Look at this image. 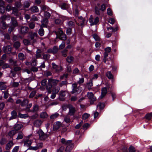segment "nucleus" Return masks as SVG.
<instances>
[{
	"mask_svg": "<svg viewBox=\"0 0 152 152\" xmlns=\"http://www.w3.org/2000/svg\"><path fill=\"white\" fill-rule=\"evenodd\" d=\"M37 34L36 33H31L30 34V37L31 40L33 39L35 37H37Z\"/></svg>",
	"mask_w": 152,
	"mask_h": 152,
	"instance_id": "31",
	"label": "nucleus"
},
{
	"mask_svg": "<svg viewBox=\"0 0 152 152\" xmlns=\"http://www.w3.org/2000/svg\"><path fill=\"white\" fill-rule=\"evenodd\" d=\"M106 75L109 79H111L113 77V76L110 71L107 72L106 73Z\"/></svg>",
	"mask_w": 152,
	"mask_h": 152,
	"instance_id": "36",
	"label": "nucleus"
},
{
	"mask_svg": "<svg viewBox=\"0 0 152 152\" xmlns=\"http://www.w3.org/2000/svg\"><path fill=\"white\" fill-rule=\"evenodd\" d=\"M52 86L51 84L50 83H49V82L48 85L46 86V89L49 94L51 92V89L52 88Z\"/></svg>",
	"mask_w": 152,
	"mask_h": 152,
	"instance_id": "27",
	"label": "nucleus"
},
{
	"mask_svg": "<svg viewBox=\"0 0 152 152\" xmlns=\"http://www.w3.org/2000/svg\"><path fill=\"white\" fill-rule=\"evenodd\" d=\"M52 64L53 68L55 69L57 72H59L62 70V67L61 66H58L54 63H52Z\"/></svg>",
	"mask_w": 152,
	"mask_h": 152,
	"instance_id": "9",
	"label": "nucleus"
},
{
	"mask_svg": "<svg viewBox=\"0 0 152 152\" xmlns=\"http://www.w3.org/2000/svg\"><path fill=\"white\" fill-rule=\"evenodd\" d=\"M61 142L62 144L65 145L66 146L72 142V140H66L64 138H62L61 140Z\"/></svg>",
	"mask_w": 152,
	"mask_h": 152,
	"instance_id": "13",
	"label": "nucleus"
},
{
	"mask_svg": "<svg viewBox=\"0 0 152 152\" xmlns=\"http://www.w3.org/2000/svg\"><path fill=\"white\" fill-rule=\"evenodd\" d=\"M18 57L20 60H23L25 58L24 54L22 53H20L18 54Z\"/></svg>",
	"mask_w": 152,
	"mask_h": 152,
	"instance_id": "39",
	"label": "nucleus"
},
{
	"mask_svg": "<svg viewBox=\"0 0 152 152\" xmlns=\"http://www.w3.org/2000/svg\"><path fill=\"white\" fill-rule=\"evenodd\" d=\"M89 21L91 26L96 25L99 21V18L96 17L95 19H94L93 16L91 15L89 19Z\"/></svg>",
	"mask_w": 152,
	"mask_h": 152,
	"instance_id": "4",
	"label": "nucleus"
},
{
	"mask_svg": "<svg viewBox=\"0 0 152 152\" xmlns=\"http://www.w3.org/2000/svg\"><path fill=\"white\" fill-rule=\"evenodd\" d=\"M59 90V88H57V90H56V89H55L54 90L55 93L51 95L50 98L52 99H54L55 98L56 96V94L58 92Z\"/></svg>",
	"mask_w": 152,
	"mask_h": 152,
	"instance_id": "30",
	"label": "nucleus"
},
{
	"mask_svg": "<svg viewBox=\"0 0 152 152\" xmlns=\"http://www.w3.org/2000/svg\"><path fill=\"white\" fill-rule=\"evenodd\" d=\"M40 50H37V51H36V58H38L41 57V55L40 53Z\"/></svg>",
	"mask_w": 152,
	"mask_h": 152,
	"instance_id": "47",
	"label": "nucleus"
},
{
	"mask_svg": "<svg viewBox=\"0 0 152 152\" xmlns=\"http://www.w3.org/2000/svg\"><path fill=\"white\" fill-rule=\"evenodd\" d=\"M59 114L57 113L52 114L50 116V120L53 122L56 118L59 116Z\"/></svg>",
	"mask_w": 152,
	"mask_h": 152,
	"instance_id": "14",
	"label": "nucleus"
},
{
	"mask_svg": "<svg viewBox=\"0 0 152 152\" xmlns=\"http://www.w3.org/2000/svg\"><path fill=\"white\" fill-rule=\"evenodd\" d=\"M84 81V78L83 77L80 78L79 80L77 82V83L79 84H81L83 83Z\"/></svg>",
	"mask_w": 152,
	"mask_h": 152,
	"instance_id": "55",
	"label": "nucleus"
},
{
	"mask_svg": "<svg viewBox=\"0 0 152 152\" xmlns=\"http://www.w3.org/2000/svg\"><path fill=\"white\" fill-rule=\"evenodd\" d=\"M56 34L57 38L63 40H66V35L61 28H59L56 31Z\"/></svg>",
	"mask_w": 152,
	"mask_h": 152,
	"instance_id": "1",
	"label": "nucleus"
},
{
	"mask_svg": "<svg viewBox=\"0 0 152 152\" xmlns=\"http://www.w3.org/2000/svg\"><path fill=\"white\" fill-rule=\"evenodd\" d=\"M1 28L3 29H5L7 28V26L6 23L4 22H2L1 24Z\"/></svg>",
	"mask_w": 152,
	"mask_h": 152,
	"instance_id": "58",
	"label": "nucleus"
},
{
	"mask_svg": "<svg viewBox=\"0 0 152 152\" xmlns=\"http://www.w3.org/2000/svg\"><path fill=\"white\" fill-rule=\"evenodd\" d=\"M65 46V43L64 42H62L61 44L59 46V49H63Z\"/></svg>",
	"mask_w": 152,
	"mask_h": 152,
	"instance_id": "59",
	"label": "nucleus"
},
{
	"mask_svg": "<svg viewBox=\"0 0 152 152\" xmlns=\"http://www.w3.org/2000/svg\"><path fill=\"white\" fill-rule=\"evenodd\" d=\"M78 19V21L80 23L79 24H78V25H80L81 26L83 27L85 22V20L82 17H79Z\"/></svg>",
	"mask_w": 152,
	"mask_h": 152,
	"instance_id": "20",
	"label": "nucleus"
},
{
	"mask_svg": "<svg viewBox=\"0 0 152 152\" xmlns=\"http://www.w3.org/2000/svg\"><path fill=\"white\" fill-rule=\"evenodd\" d=\"M107 92V89L106 87H104L102 89L101 94L99 98L100 99H102L106 95Z\"/></svg>",
	"mask_w": 152,
	"mask_h": 152,
	"instance_id": "12",
	"label": "nucleus"
},
{
	"mask_svg": "<svg viewBox=\"0 0 152 152\" xmlns=\"http://www.w3.org/2000/svg\"><path fill=\"white\" fill-rule=\"evenodd\" d=\"M129 152H134L135 151V148L132 146H131L129 149Z\"/></svg>",
	"mask_w": 152,
	"mask_h": 152,
	"instance_id": "64",
	"label": "nucleus"
},
{
	"mask_svg": "<svg viewBox=\"0 0 152 152\" xmlns=\"http://www.w3.org/2000/svg\"><path fill=\"white\" fill-rule=\"evenodd\" d=\"M64 121L66 123H69L70 122L69 117L68 115L66 116L64 118Z\"/></svg>",
	"mask_w": 152,
	"mask_h": 152,
	"instance_id": "35",
	"label": "nucleus"
},
{
	"mask_svg": "<svg viewBox=\"0 0 152 152\" xmlns=\"http://www.w3.org/2000/svg\"><path fill=\"white\" fill-rule=\"evenodd\" d=\"M30 3L28 1L25 2L24 4V7L26 8H28L30 6Z\"/></svg>",
	"mask_w": 152,
	"mask_h": 152,
	"instance_id": "61",
	"label": "nucleus"
},
{
	"mask_svg": "<svg viewBox=\"0 0 152 152\" xmlns=\"http://www.w3.org/2000/svg\"><path fill=\"white\" fill-rule=\"evenodd\" d=\"M106 7L105 6L104 4H102L101 5V7L100 8V10L102 11H103L106 9Z\"/></svg>",
	"mask_w": 152,
	"mask_h": 152,
	"instance_id": "57",
	"label": "nucleus"
},
{
	"mask_svg": "<svg viewBox=\"0 0 152 152\" xmlns=\"http://www.w3.org/2000/svg\"><path fill=\"white\" fill-rule=\"evenodd\" d=\"M19 146H15L12 150V152H18L19 149Z\"/></svg>",
	"mask_w": 152,
	"mask_h": 152,
	"instance_id": "56",
	"label": "nucleus"
},
{
	"mask_svg": "<svg viewBox=\"0 0 152 152\" xmlns=\"http://www.w3.org/2000/svg\"><path fill=\"white\" fill-rule=\"evenodd\" d=\"M107 13L110 16L112 15L113 14L112 10L110 8H108L107 9Z\"/></svg>",
	"mask_w": 152,
	"mask_h": 152,
	"instance_id": "45",
	"label": "nucleus"
},
{
	"mask_svg": "<svg viewBox=\"0 0 152 152\" xmlns=\"http://www.w3.org/2000/svg\"><path fill=\"white\" fill-rule=\"evenodd\" d=\"M93 82L92 79H90L89 81L86 83L88 88L89 90L91 89V87L93 86Z\"/></svg>",
	"mask_w": 152,
	"mask_h": 152,
	"instance_id": "23",
	"label": "nucleus"
},
{
	"mask_svg": "<svg viewBox=\"0 0 152 152\" xmlns=\"http://www.w3.org/2000/svg\"><path fill=\"white\" fill-rule=\"evenodd\" d=\"M79 72V70L77 68H75L73 71V74H78Z\"/></svg>",
	"mask_w": 152,
	"mask_h": 152,
	"instance_id": "51",
	"label": "nucleus"
},
{
	"mask_svg": "<svg viewBox=\"0 0 152 152\" xmlns=\"http://www.w3.org/2000/svg\"><path fill=\"white\" fill-rule=\"evenodd\" d=\"M18 116L20 118H25L28 117V115L27 114H22L20 113H18Z\"/></svg>",
	"mask_w": 152,
	"mask_h": 152,
	"instance_id": "29",
	"label": "nucleus"
},
{
	"mask_svg": "<svg viewBox=\"0 0 152 152\" xmlns=\"http://www.w3.org/2000/svg\"><path fill=\"white\" fill-rule=\"evenodd\" d=\"M23 127V125L21 124H16L14 126L15 130L18 131L21 129Z\"/></svg>",
	"mask_w": 152,
	"mask_h": 152,
	"instance_id": "22",
	"label": "nucleus"
},
{
	"mask_svg": "<svg viewBox=\"0 0 152 152\" xmlns=\"http://www.w3.org/2000/svg\"><path fill=\"white\" fill-rule=\"evenodd\" d=\"M42 24L41 25L42 27H45L48 23V20L47 19H44L43 21H42Z\"/></svg>",
	"mask_w": 152,
	"mask_h": 152,
	"instance_id": "26",
	"label": "nucleus"
},
{
	"mask_svg": "<svg viewBox=\"0 0 152 152\" xmlns=\"http://www.w3.org/2000/svg\"><path fill=\"white\" fill-rule=\"evenodd\" d=\"M29 28L31 29H33L35 27V24L33 22L31 23L29 25Z\"/></svg>",
	"mask_w": 152,
	"mask_h": 152,
	"instance_id": "60",
	"label": "nucleus"
},
{
	"mask_svg": "<svg viewBox=\"0 0 152 152\" xmlns=\"http://www.w3.org/2000/svg\"><path fill=\"white\" fill-rule=\"evenodd\" d=\"M16 133V132L15 130H12L10 131L8 134L9 136L11 137L13 136Z\"/></svg>",
	"mask_w": 152,
	"mask_h": 152,
	"instance_id": "42",
	"label": "nucleus"
},
{
	"mask_svg": "<svg viewBox=\"0 0 152 152\" xmlns=\"http://www.w3.org/2000/svg\"><path fill=\"white\" fill-rule=\"evenodd\" d=\"M73 59V58L72 56L68 57L66 58L67 61L69 63H70L72 62Z\"/></svg>",
	"mask_w": 152,
	"mask_h": 152,
	"instance_id": "49",
	"label": "nucleus"
},
{
	"mask_svg": "<svg viewBox=\"0 0 152 152\" xmlns=\"http://www.w3.org/2000/svg\"><path fill=\"white\" fill-rule=\"evenodd\" d=\"M11 114V116L10 117L9 119V120L15 119L17 117V112L15 110H13L12 111Z\"/></svg>",
	"mask_w": 152,
	"mask_h": 152,
	"instance_id": "16",
	"label": "nucleus"
},
{
	"mask_svg": "<svg viewBox=\"0 0 152 152\" xmlns=\"http://www.w3.org/2000/svg\"><path fill=\"white\" fill-rule=\"evenodd\" d=\"M48 82L51 85H52L53 86H56L59 82V80L53 79H50L48 80Z\"/></svg>",
	"mask_w": 152,
	"mask_h": 152,
	"instance_id": "17",
	"label": "nucleus"
},
{
	"mask_svg": "<svg viewBox=\"0 0 152 152\" xmlns=\"http://www.w3.org/2000/svg\"><path fill=\"white\" fill-rule=\"evenodd\" d=\"M28 101L27 99H24L21 103L20 105L22 107L25 106L28 103Z\"/></svg>",
	"mask_w": 152,
	"mask_h": 152,
	"instance_id": "33",
	"label": "nucleus"
},
{
	"mask_svg": "<svg viewBox=\"0 0 152 152\" xmlns=\"http://www.w3.org/2000/svg\"><path fill=\"white\" fill-rule=\"evenodd\" d=\"M67 50L66 49H64L63 50L62 52V55L64 57H66L67 56L66 53H67Z\"/></svg>",
	"mask_w": 152,
	"mask_h": 152,
	"instance_id": "62",
	"label": "nucleus"
},
{
	"mask_svg": "<svg viewBox=\"0 0 152 152\" xmlns=\"http://www.w3.org/2000/svg\"><path fill=\"white\" fill-rule=\"evenodd\" d=\"M62 124L61 122L57 121L54 123L53 126V129L54 131L58 129L62 126Z\"/></svg>",
	"mask_w": 152,
	"mask_h": 152,
	"instance_id": "5",
	"label": "nucleus"
},
{
	"mask_svg": "<svg viewBox=\"0 0 152 152\" xmlns=\"http://www.w3.org/2000/svg\"><path fill=\"white\" fill-rule=\"evenodd\" d=\"M55 23L57 24H59L62 23V21L60 19H57L55 20Z\"/></svg>",
	"mask_w": 152,
	"mask_h": 152,
	"instance_id": "53",
	"label": "nucleus"
},
{
	"mask_svg": "<svg viewBox=\"0 0 152 152\" xmlns=\"http://www.w3.org/2000/svg\"><path fill=\"white\" fill-rule=\"evenodd\" d=\"M3 50L5 53H10L11 50V47L10 45L4 47L3 48Z\"/></svg>",
	"mask_w": 152,
	"mask_h": 152,
	"instance_id": "15",
	"label": "nucleus"
},
{
	"mask_svg": "<svg viewBox=\"0 0 152 152\" xmlns=\"http://www.w3.org/2000/svg\"><path fill=\"white\" fill-rule=\"evenodd\" d=\"M38 33L41 36H43L44 35V31L42 28L39 30Z\"/></svg>",
	"mask_w": 152,
	"mask_h": 152,
	"instance_id": "43",
	"label": "nucleus"
},
{
	"mask_svg": "<svg viewBox=\"0 0 152 152\" xmlns=\"http://www.w3.org/2000/svg\"><path fill=\"white\" fill-rule=\"evenodd\" d=\"M31 144V141L30 140H27L24 142V145L26 147L30 146Z\"/></svg>",
	"mask_w": 152,
	"mask_h": 152,
	"instance_id": "28",
	"label": "nucleus"
},
{
	"mask_svg": "<svg viewBox=\"0 0 152 152\" xmlns=\"http://www.w3.org/2000/svg\"><path fill=\"white\" fill-rule=\"evenodd\" d=\"M31 11L32 12H37L39 11L38 7L36 6H33L30 8Z\"/></svg>",
	"mask_w": 152,
	"mask_h": 152,
	"instance_id": "24",
	"label": "nucleus"
},
{
	"mask_svg": "<svg viewBox=\"0 0 152 152\" xmlns=\"http://www.w3.org/2000/svg\"><path fill=\"white\" fill-rule=\"evenodd\" d=\"M14 143L12 141H10L6 145L5 148L7 150H10L11 147L13 145Z\"/></svg>",
	"mask_w": 152,
	"mask_h": 152,
	"instance_id": "21",
	"label": "nucleus"
},
{
	"mask_svg": "<svg viewBox=\"0 0 152 152\" xmlns=\"http://www.w3.org/2000/svg\"><path fill=\"white\" fill-rule=\"evenodd\" d=\"M20 44L18 42H15L14 44V46L16 49H18L20 46Z\"/></svg>",
	"mask_w": 152,
	"mask_h": 152,
	"instance_id": "44",
	"label": "nucleus"
},
{
	"mask_svg": "<svg viewBox=\"0 0 152 152\" xmlns=\"http://www.w3.org/2000/svg\"><path fill=\"white\" fill-rule=\"evenodd\" d=\"M7 83L6 82H0V89L1 90H5L7 88V86L5 85Z\"/></svg>",
	"mask_w": 152,
	"mask_h": 152,
	"instance_id": "19",
	"label": "nucleus"
},
{
	"mask_svg": "<svg viewBox=\"0 0 152 152\" xmlns=\"http://www.w3.org/2000/svg\"><path fill=\"white\" fill-rule=\"evenodd\" d=\"M11 21L12 24L14 26H18V23L17 21L15 20L14 18H11Z\"/></svg>",
	"mask_w": 152,
	"mask_h": 152,
	"instance_id": "37",
	"label": "nucleus"
},
{
	"mask_svg": "<svg viewBox=\"0 0 152 152\" xmlns=\"http://www.w3.org/2000/svg\"><path fill=\"white\" fill-rule=\"evenodd\" d=\"M90 115L87 113H85L82 116V118L83 119L86 120L88 118L89 116Z\"/></svg>",
	"mask_w": 152,
	"mask_h": 152,
	"instance_id": "46",
	"label": "nucleus"
},
{
	"mask_svg": "<svg viewBox=\"0 0 152 152\" xmlns=\"http://www.w3.org/2000/svg\"><path fill=\"white\" fill-rule=\"evenodd\" d=\"M39 109V106L37 105H35L33 107L32 111L34 112H37Z\"/></svg>",
	"mask_w": 152,
	"mask_h": 152,
	"instance_id": "38",
	"label": "nucleus"
},
{
	"mask_svg": "<svg viewBox=\"0 0 152 152\" xmlns=\"http://www.w3.org/2000/svg\"><path fill=\"white\" fill-rule=\"evenodd\" d=\"M69 111L68 114L70 115H73L75 113L76 110L74 107L72 105H70L69 107Z\"/></svg>",
	"mask_w": 152,
	"mask_h": 152,
	"instance_id": "7",
	"label": "nucleus"
},
{
	"mask_svg": "<svg viewBox=\"0 0 152 152\" xmlns=\"http://www.w3.org/2000/svg\"><path fill=\"white\" fill-rule=\"evenodd\" d=\"M74 147V144L72 142L66 146L65 151L66 152H70Z\"/></svg>",
	"mask_w": 152,
	"mask_h": 152,
	"instance_id": "11",
	"label": "nucleus"
},
{
	"mask_svg": "<svg viewBox=\"0 0 152 152\" xmlns=\"http://www.w3.org/2000/svg\"><path fill=\"white\" fill-rule=\"evenodd\" d=\"M36 94V91H33L30 94L29 96V97L31 98H32Z\"/></svg>",
	"mask_w": 152,
	"mask_h": 152,
	"instance_id": "54",
	"label": "nucleus"
},
{
	"mask_svg": "<svg viewBox=\"0 0 152 152\" xmlns=\"http://www.w3.org/2000/svg\"><path fill=\"white\" fill-rule=\"evenodd\" d=\"M145 117L147 120H150L152 117V113H150L146 114L145 116Z\"/></svg>",
	"mask_w": 152,
	"mask_h": 152,
	"instance_id": "32",
	"label": "nucleus"
},
{
	"mask_svg": "<svg viewBox=\"0 0 152 152\" xmlns=\"http://www.w3.org/2000/svg\"><path fill=\"white\" fill-rule=\"evenodd\" d=\"M13 13L16 16H18L19 15V13L18 12V10L15 7H13L12 8Z\"/></svg>",
	"mask_w": 152,
	"mask_h": 152,
	"instance_id": "34",
	"label": "nucleus"
},
{
	"mask_svg": "<svg viewBox=\"0 0 152 152\" xmlns=\"http://www.w3.org/2000/svg\"><path fill=\"white\" fill-rule=\"evenodd\" d=\"M43 121L41 120L37 119L35 120L33 122V124L34 126L37 127H39L42 124Z\"/></svg>",
	"mask_w": 152,
	"mask_h": 152,
	"instance_id": "10",
	"label": "nucleus"
},
{
	"mask_svg": "<svg viewBox=\"0 0 152 152\" xmlns=\"http://www.w3.org/2000/svg\"><path fill=\"white\" fill-rule=\"evenodd\" d=\"M87 97L90 100V104L92 102H94L96 100V98L94 97V94L91 92H88L87 94Z\"/></svg>",
	"mask_w": 152,
	"mask_h": 152,
	"instance_id": "6",
	"label": "nucleus"
},
{
	"mask_svg": "<svg viewBox=\"0 0 152 152\" xmlns=\"http://www.w3.org/2000/svg\"><path fill=\"white\" fill-rule=\"evenodd\" d=\"M39 136V139L41 140H44L46 139L49 136V135L45 133L42 130L40 129L37 132Z\"/></svg>",
	"mask_w": 152,
	"mask_h": 152,
	"instance_id": "3",
	"label": "nucleus"
},
{
	"mask_svg": "<svg viewBox=\"0 0 152 152\" xmlns=\"http://www.w3.org/2000/svg\"><path fill=\"white\" fill-rule=\"evenodd\" d=\"M72 90L71 93L77 94L80 93L82 91V88L80 86H77V85L76 83H73L72 85Z\"/></svg>",
	"mask_w": 152,
	"mask_h": 152,
	"instance_id": "2",
	"label": "nucleus"
},
{
	"mask_svg": "<svg viewBox=\"0 0 152 152\" xmlns=\"http://www.w3.org/2000/svg\"><path fill=\"white\" fill-rule=\"evenodd\" d=\"M104 107V104L102 103H99L97 106V107H99L100 109H102Z\"/></svg>",
	"mask_w": 152,
	"mask_h": 152,
	"instance_id": "52",
	"label": "nucleus"
},
{
	"mask_svg": "<svg viewBox=\"0 0 152 152\" xmlns=\"http://www.w3.org/2000/svg\"><path fill=\"white\" fill-rule=\"evenodd\" d=\"M67 93V92L66 91H61V92L60 94L59 98L61 100H64L63 99H61V97H64L65 96Z\"/></svg>",
	"mask_w": 152,
	"mask_h": 152,
	"instance_id": "25",
	"label": "nucleus"
},
{
	"mask_svg": "<svg viewBox=\"0 0 152 152\" xmlns=\"http://www.w3.org/2000/svg\"><path fill=\"white\" fill-rule=\"evenodd\" d=\"M44 15L46 18H49L50 16V14L49 12L47 11L44 12Z\"/></svg>",
	"mask_w": 152,
	"mask_h": 152,
	"instance_id": "50",
	"label": "nucleus"
},
{
	"mask_svg": "<svg viewBox=\"0 0 152 152\" xmlns=\"http://www.w3.org/2000/svg\"><path fill=\"white\" fill-rule=\"evenodd\" d=\"M108 22L111 24H113L115 22V19L113 18H110L108 20Z\"/></svg>",
	"mask_w": 152,
	"mask_h": 152,
	"instance_id": "48",
	"label": "nucleus"
},
{
	"mask_svg": "<svg viewBox=\"0 0 152 152\" xmlns=\"http://www.w3.org/2000/svg\"><path fill=\"white\" fill-rule=\"evenodd\" d=\"M23 134L22 132H19L18 133L17 137L16 138L17 140H19L22 139L23 137Z\"/></svg>",
	"mask_w": 152,
	"mask_h": 152,
	"instance_id": "40",
	"label": "nucleus"
},
{
	"mask_svg": "<svg viewBox=\"0 0 152 152\" xmlns=\"http://www.w3.org/2000/svg\"><path fill=\"white\" fill-rule=\"evenodd\" d=\"M11 85L14 87H17L18 86L19 84L18 82H13L11 83Z\"/></svg>",
	"mask_w": 152,
	"mask_h": 152,
	"instance_id": "41",
	"label": "nucleus"
},
{
	"mask_svg": "<svg viewBox=\"0 0 152 152\" xmlns=\"http://www.w3.org/2000/svg\"><path fill=\"white\" fill-rule=\"evenodd\" d=\"M28 30V28L26 26H22L20 30V33L23 34H25L27 33Z\"/></svg>",
	"mask_w": 152,
	"mask_h": 152,
	"instance_id": "8",
	"label": "nucleus"
},
{
	"mask_svg": "<svg viewBox=\"0 0 152 152\" xmlns=\"http://www.w3.org/2000/svg\"><path fill=\"white\" fill-rule=\"evenodd\" d=\"M37 146L38 148V149L41 148L43 146V144L42 143H38L37 144Z\"/></svg>",
	"mask_w": 152,
	"mask_h": 152,
	"instance_id": "63",
	"label": "nucleus"
},
{
	"mask_svg": "<svg viewBox=\"0 0 152 152\" xmlns=\"http://www.w3.org/2000/svg\"><path fill=\"white\" fill-rule=\"evenodd\" d=\"M48 117V115L46 112H43L41 113L39 115L40 118L42 119H46Z\"/></svg>",
	"mask_w": 152,
	"mask_h": 152,
	"instance_id": "18",
	"label": "nucleus"
}]
</instances>
